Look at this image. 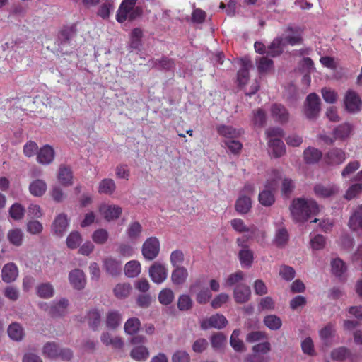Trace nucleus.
<instances>
[{
  "mask_svg": "<svg viewBox=\"0 0 362 362\" xmlns=\"http://www.w3.org/2000/svg\"><path fill=\"white\" fill-rule=\"evenodd\" d=\"M289 209L293 220L296 222L306 221L319 211L317 203L313 199L305 198L294 199Z\"/></svg>",
  "mask_w": 362,
  "mask_h": 362,
  "instance_id": "f257e3e1",
  "label": "nucleus"
},
{
  "mask_svg": "<svg viewBox=\"0 0 362 362\" xmlns=\"http://www.w3.org/2000/svg\"><path fill=\"white\" fill-rule=\"evenodd\" d=\"M137 0H124L117 13V21L123 23L126 20L133 21L141 15V9L135 7Z\"/></svg>",
  "mask_w": 362,
  "mask_h": 362,
  "instance_id": "f03ea898",
  "label": "nucleus"
},
{
  "mask_svg": "<svg viewBox=\"0 0 362 362\" xmlns=\"http://www.w3.org/2000/svg\"><path fill=\"white\" fill-rule=\"evenodd\" d=\"M320 98L315 93H310L305 98L303 105V114L310 120L317 118L321 110Z\"/></svg>",
  "mask_w": 362,
  "mask_h": 362,
  "instance_id": "7ed1b4c3",
  "label": "nucleus"
},
{
  "mask_svg": "<svg viewBox=\"0 0 362 362\" xmlns=\"http://www.w3.org/2000/svg\"><path fill=\"white\" fill-rule=\"evenodd\" d=\"M253 354L247 356V362H269V358L264 356L271 351V344L264 341L254 345L252 348Z\"/></svg>",
  "mask_w": 362,
  "mask_h": 362,
  "instance_id": "20e7f679",
  "label": "nucleus"
},
{
  "mask_svg": "<svg viewBox=\"0 0 362 362\" xmlns=\"http://www.w3.org/2000/svg\"><path fill=\"white\" fill-rule=\"evenodd\" d=\"M230 225L232 228L238 233H250L251 235L248 238L261 237L263 240L266 237L264 231L259 230L255 226L248 227L245 225L243 220L240 218H234L230 221Z\"/></svg>",
  "mask_w": 362,
  "mask_h": 362,
  "instance_id": "39448f33",
  "label": "nucleus"
},
{
  "mask_svg": "<svg viewBox=\"0 0 362 362\" xmlns=\"http://www.w3.org/2000/svg\"><path fill=\"white\" fill-rule=\"evenodd\" d=\"M160 243L156 237L146 240L142 246V255L146 259L153 260L159 254Z\"/></svg>",
  "mask_w": 362,
  "mask_h": 362,
  "instance_id": "423d86ee",
  "label": "nucleus"
},
{
  "mask_svg": "<svg viewBox=\"0 0 362 362\" xmlns=\"http://www.w3.org/2000/svg\"><path fill=\"white\" fill-rule=\"evenodd\" d=\"M345 108L350 113H356L361 110L362 101L356 92L353 90L346 91L344 99Z\"/></svg>",
  "mask_w": 362,
  "mask_h": 362,
  "instance_id": "0eeeda50",
  "label": "nucleus"
},
{
  "mask_svg": "<svg viewBox=\"0 0 362 362\" xmlns=\"http://www.w3.org/2000/svg\"><path fill=\"white\" fill-rule=\"evenodd\" d=\"M228 324V320L222 314H215L211 317L204 319L201 323L200 327L202 329H208L210 328H215L221 329L224 328Z\"/></svg>",
  "mask_w": 362,
  "mask_h": 362,
  "instance_id": "6e6552de",
  "label": "nucleus"
},
{
  "mask_svg": "<svg viewBox=\"0 0 362 362\" xmlns=\"http://www.w3.org/2000/svg\"><path fill=\"white\" fill-rule=\"evenodd\" d=\"M149 276L154 283L161 284L167 279L168 269L163 264L156 262L149 267Z\"/></svg>",
  "mask_w": 362,
  "mask_h": 362,
  "instance_id": "1a4fd4ad",
  "label": "nucleus"
},
{
  "mask_svg": "<svg viewBox=\"0 0 362 362\" xmlns=\"http://www.w3.org/2000/svg\"><path fill=\"white\" fill-rule=\"evenodd\" d=\"M313 191L316 197L325 199L337 194L339 192V187L332 183H317L314 186Z\"/></svg>",
  "mask_w": 362,
  "mask_h": 362,
  "instance_id": "9d476101",
  "label": "nucleus"
},
{
  "mask_svg": "<svg viewBox=\"0 0 362 362\" xmlns=\"http://www.w3.org/2000/svg\"><path fill=\"white\" fill-rule=\"evenodd\" d=\"M99 212L105 220L111 221L120 216L122 209L118 205L103 204L99 207Z\"/></svg>",
  "mask_w": 362,
  "mask_h": 362,
  "instance_id": "9b49d317",
  "label": "nucleus"
},
{
  "mask_svg": "<svg viewBox=\"0 0 362 362\" xmlns=\"http://www.w3.org/2000/svg\"><path fill=\"white\" fill-rule=\"evenodd\" d=\"M105 271L112 276H117L122 272V262L112 257H107L103 260Z\"/></svg>",
  "mask_w": 362,
  "mask_h": 362,
  "instance_id": "f8f14e48",
  "label": "nucleus"
},
{
  "mask_svg": "<svg viewBox=\"0 0 362 362\" xmlns=\"http://www.w3.org/2000/svg\"><path fill=\"white\" fill-rule=\"evenodd\" d=\"M69 281L74 289L82 290L86 284V275L82 270L75 269L69 272Z\"/></svg>",
  "mask_w": 362,
  "mask_h": 362,
  "instance_id": "ddd939ff",
  "label": "nucleus"
},
{
  "mask_svg": "<svg viewBox=\"0 0 362 362\" xmlns=\"http://www.w3.org/2000/svg\"><path fill=\"white\" fill-rule=\"evenodd\" d=\"M69 221L66 214L62 213L58 214L52 224V233L58 236H62L67 229Z\"/></svg>",
  "mask_w": 362,
  "mask_h": 362,
  "instance_id": "4468645a",
  "label": "nucleus"
},
{
  "mask_svg": "<svg viewBox=\"0 0 362 362\" xmlns=\"http://www.w3.org/2000/svg\"><path fill=\"white\" fill-rule=\"evenodd\" d=\"M55 152L49 145H45L39 149L37 153V160L42 165H49L54 159Z\"/></svg>",
  "mask_w": 362,
  "mask_h": 362,
  "instance_id": "2eb2a0df",
  "label": "nucleus"
},
{
  "mask_svg": "<svg viewBox=\"0 0 362 362\" xmlns=\"http://www.w3.org/2000/svg\"><path fill=\"white\" fill-rule=\"evenodd\" d=\"M271 115L275 121L280 123H286L289 119V113L287 109L281 104L275 103L271 107Z\"/></svg>",
  "mask_w": 362,
  "mask_h": 362,
  "instance_id": "dca6fc26",
  "label": "nucleus"
},
{
  "mask_svg": "<svg viewBox=\"0 0 362 362\" xmlns=\"http://www.w3.org/2000/svg\"><path fill=\"white\" fill-rule=\"evenodd\" d=\"M349 226L352 230L362 233V205L354 210L349 218Z\"/></svg>",
  "mask_w": 362,
  "mask_h": 362,
  "instance_id": "f3484780",
  "label": "nucleus"
},
{
  "mask_svg": "<svg viewBox=\"0 0 362 362\" xmlns=\"http://www.w3.org/2000/svg\"><path fill=\"white\" fill-rule=\"evenodd\" d=\"M18 276V269L14 263L6 264L1 271L2 280L6 283L14 281Z\"/></svg>",
  "mask_w": 362,
  "mask_h": 362,
  "instance_id": "a211bd4d",
  "label": "nucleus"
},
{
  "mask_svg": "<svg viewBox=\"0 0 362 362\" xmlns=\"http://www.w3.org/2000/svg\"><path fill=\"white\" fill-rule=\"evenodd\" d=\"M250 294V288L245 284L238 285L233 291V297L235 302L238 303H245L248 301Z\"/></svg>",
  "mask_w": 362,
  "mask_h": 362,
  "instance_id": "6ab92c4d",
  "label": "nucleus"
},
{
  "mask_svg": "<svg viewBox=\"0 0 362 362\" xmlns=\"http://www.w3.org/2000/svg\"><path fill=\"white\" fill-rule=\"evenodd\" d=\"M103 312L99 309H92L88 311L86 315V320L89 327L93 330H97L102 322Z\"/></svg>",
  "mask_w": 362,
  "mask_h": 362,
  "instance_id": "aec40b11",
  "label": "nucleus"
},
{
  "mask_svg": "<svg viewBox=\"0 0 362 362\" xmlns=\"http://www.w3.org/2000/svg\"><path fill=\"white\" fill-rule=\"evenodd\" d=\"M100 340L103 344L110 346L113 349H120L124 346V342L120 337L113 336L107 332L101 334Z\"/></svg>",
  "mask_w": 362,
  "mask_h": 362,
  "instance_id": "412c9836",
  "label": "nucleus"
},
{
  "mask_svg": "<svg viewBox=\"0 0 362 362\" xmlns=\"http://www.w3.org/2000/svg\"><path fill=\"white\" fill-rule=\"evenodd\" d=\"M57 178L62 185L64 187L73 185V173L71 169L66 165H61L59 168Z\"/></svg>",
  "mask_w": 362,
  "mask_h": 362,
  "instance_id": "4be33fe9",
  "label": "nucleus"
},
{
  "mask_svg": "<svg viewBox=\"0 0 362 362\" xmlns=\"http://www.w3.org/2000/svg\"><path fill=\"white\" fill-rule=\"evenodd\" d=\"M122 320V314L115 310H110L105 316V324L107 328L110 329H116L119 327Z\"/></svg>",
  "mask_w": 362,
  "mask_h": 362,
  "instance_id": "5701e85b",
  "label": "nucleus"
},
{
  "mask_svg": "<svg viewBox=\"0 0 362 362\" xmlns=\"http://www.w3.org/2000/svg\"><path fill=\"white\" fill-rule=\"evenodd\" d=\"M353 125L349 122L339 124L333 131L334 139L344 140L349 138L353 132Z\"/></svg>",
  "mask_w": 362,
  "mask_h": 362,
  "instance_id": "b1692460",
  "label": "nucleus"
},
{
  "mask_svg": "<svg viewBox=\"0 0 362 362\" xmlns=\"http://www.w3.org/2000/svg\"><path fill=\"white\" fill-rule=\"evenodd\" d=\"M240 62L241 68L238 72V81L240 86H244L249 78V69L252 67V62L247 59H242Z\"/></svg>",
  "mask_w": 362,
  "mask_h": 362,
  "instance_id": "393cba45",
  "label": "nucleus"
},
{
  "mask_svg": "<svg viewBox=\"0 0 362 362\" xmlns=\"http://www.w3.org/2000/svg\"><path fill=\"white\" fill-rule=\"evenodd\" d=\"M326 159L329 164L339 165L346 159L345 153L341 149L335 148L327 153Z\"/></svg>",
  "mask_w": 362,
  "mask_h": 362,
  "instance_id": "a878e982",
  "label": "nucleus"
},
{
  "mask_svg": "<svg viewBox=\"0 0 362 362\" xmlns=\"http://www.w3.org/2000/svg\"><path fill=\"white\" fill-rule=\"evenodd\" d=\"M252 207L251 199L246 194H241L235 202L236 211L242 214H247Z\"/></svg>",
  "mask_w": 362,
  "mask_h": 362,
  "instance_id": "bb28decb",
  "label": "nucleus"
},
{
  "mask_svg": "<svg viewBox=\"0 0 362 362\" xmlns=\"http://www.w3.org/2000/svg\"><path fill=\"white\" fill-rule=\"evenodd\" d=\"M116 190V184L111 178H104L98 184V192L101 194L111 195Z\"/></svg>",
  "mask_w": 362,
  "mask_h": 362,
  "instance_id": "cd10ccee",
  "label": "nucleus"
},
{
  "mask_svg": "<svg viewBox=\"0 0 362 362\" xmlns=\"http://www.w3.org/2000/svg\"><path fill=\"white\" fill-rule=\"evenodd\" d=\"M68 305L69 300L66 298H62L52 304L49 313L54 317L62 316L65 314Z\"/></svg>",
  "mask_w": 362,
  "mask_h": 362,
  "instance_id": "c85d7f7f",
  "label": "nucleus"
},
{
  "mask_svg": "<svg viewBox=\"0 0 362 362\" xmlns=\"http://www.w3.org/2000/svg\"><path fill=\"white\" fill-rule=\"evenodd\" d=\"M188 277V272L184 267H176L171 274V281L175 285L183 284Z\"/></svg>",
  "mask_w": 362,
  "mask_h": 362,
  "instance_id": "c756f323",
  "label": "nucleus"
},
{
  "mask_svg": "<svg viewBox=\"0 0 362 362\" xmlns=\"http://www.w3.org/2000/svg\"><path fill=\"white\" fill-rule=\"evenodd\" d=\"M268 143L270 149L272 151V154L275 158H279L285 153V145L281 139H270Z\"/></svg>",
  "mask_w": 362,
  "mask_h": 362,
  "instance_id": "7c9ffc66",
  "label": "nucleus"
},
{
  "mask_svg": "<svg viewBox=\"0 0 362 362\" xmlns=\"http://www.w3.org/2000/svg\"><path fill=\"white\" fill-rule=\"evenodd\" d=\"M7 239L13 245L19 247L23 243L24 233L20 228H12L8 231Z\"/></svg>",
  "mask_w": 362,
  "mask_h": 362,
  "instance_id": "2f4dec72",
  "label": "nucleus"
},
{
  "mask_svg": "<svg viewBox=\"0 0 362 362\" xmlns=\"http://www.w3.org/2000/svg\"><path fill=\"white\" fill-rule=\"evenodd\" d=\"M46 182L40 179L33 181L29 185V191L35 197H42L47 191Z\"/></svg>",
  "mask_w": 362,
  "mask_h": 362,
  "instance_id": "473e14b6",
  "label": "nucleus"
},
{
  "mask_svg": "<svg viewBox=\"0 0 362 362\" xmlns=\"http://www.w3.org/2000/svg\"><path fill=\"white\" fill-rule=\"evenodd\" d=\"M36 292L40 298L47 299L54 296V288L49 282L41 283L36 287Z\"/></svg>",
  "mask_w": 362,
  "mask_h": 362,
  "instance_id": "72a5a7b5",
  "label": "nucleus"
},
{
  "mask_svg": "<svg viewBox=\"0 0 362 362\" xmlns=\"http://www.w3.org/2000/svg\"><path fill=\"white\" fill-rule=\"evenodd\" d=\"M7 332L9 337L16 341H21L25 336L23 328L17 322L11 324L8 327Z\"/></svg>",
  "mask_w": 362,
  "mask_h": 362,
  "instance_id": "f704fd0d",
  "label": "nucleus"
},
{
  "mask_svg": "<svg viewBox=\"0 0 362 362\" xmlns=\"http://www.w3.org/2000/svg\"><path fill=\"white\" fill-rule=\"evenodd\" d=\"M303 155L306 163L314 164L321 159L322 153L317 148L308 147L304 151Z\"/></svg>",
  "mask_w": 362,
  "mask_h": 362,
  "instance_id": "c9c22d12",
  "label": "nucleus"
},
{
  "mask_svg": "<svg viewBox=\"0 0 362 362\" xmlns=\"http://www.w3.org/2000/svg\"><path fill=\"white\" fill-rule=\"evenodd\" d=\"M240 334L241 331L240 329L233 330L230 338V344L235 351L244 352L246 351V347L244 342L239 339Z\"/></svg>",
  "mask_w": 362,
  "mask_h": 362,
  "instance_id": "e433bc0d",
  "label": "nucleus"
},
{
  "mask_svg": "<svg viewBox=\"0 0 362 362\" xmlns=\"http://www.w3.org/2000/svg\"><path fill=\"white\" fill-rule=\"evenodd\" d=\"M336 329L334 325L328 323L320 330V337L326 345H328L331 339L334 337Z\"/></svg>",
  "mask_w": 362,
  "mask_h": 362,
  "instance_id": "4c0bfd02",
  "label": "nucleus"
},
{
  "mask_svg": "<svg viewBox=\"0 0 362 362\" xmlns=\"http://www.w3.org/2000/svg\"><path fill=\"white\" fill-rule=\"evenodd\" d=\"M141 325V321L139 318H129L124 325V332L128 335L136 334L139 331Z\"/></svg>",
  "mask_w": 362,
  "mask_h": 362,
  "instance_id": "58836bf2",
  "label": "nucleus"
},
{
  "mask_svg": "<svg viewBox=\"0 0 362 362\" xmlns=\"http://www.w3.org/2000/svg\"><path fill=\"white\" fill-rule=\"evenodd\" d=\"M132 286L129 283H119L117 284L114 289L113 292L115 296L119 299L127 298L132 291Z\"/></svg>",
  "mask_w": 362,
  "mask_h": 362,
  "instance_id": "ea45409f",
  "label": "nucleus"
},
{
  "mask_svg": "<svg viewBox=\"0 0 362 362\" xmlns=\"http://www.w3.org/2000/svg\"><path fill=\"white\" fill-rule=\"evenodd\" d=\"M125 275L129 278L136 277L141 273V264L138 261H129L124 267Z\"/></svg>",
  "mask_w": 362,
  "mask_h": 362,
  "instance_id": "a19ab883",
  "label": "nucleus"
},
{
  "mask_svg": "<svg viewBox=\"0 0 362 362\" xmlns=\"http://www.w3.org/2000/svg\"><path fill=\"white\" fill-rule=\"evenodd\" d=\"M130 356L137 361H146L149 356V351L144 346H137L132 349Z\"/></svg>",
  "mask_w": 362,
  "mask_h": 362,
  "instance_id": "79ce46f5",
  "label": "nucleus"
},
{
  "mask_svg": "<svg viewBox=\"0 0 362 362\" xmlns=\"http://www.w3.org/2000/svg\"><path fill=\"white\" fill-rule=\"evenodd\" d=\"M239 259L243 267H250L253 262V252L247 247L239 252Z\"/></svg>",
  "mask_w": 362,
  "mask_h": 362,
  "instance_id": "37998d69",
  "label": "nucleus"
},
{
  "mask_svg": "<svg viewBox=\"0 0 362 362\" xmlns=\"http://www.w3.org/2000/svg\"><path fill=\"white\" fill-rule=\"evenodd\" d=\"M227 342L226 337L223 333H217L211 337V346L216 351H221L226 346Z\"/></svg>",
  "mask_w": 362,
  "mask_h": 362,
  "instance_id": "c03bdc74",
  "label": "nucleus"
},
{
  "mask_svg": "<svg viewBox=\"0 0 362 362\" xmlns=\"http://www.w3.org/2000/svg\"><path fill=\"white\" fill-rule=\"evenodd\" d=\"M143 32L140 28H135L131 33L129 47L132 49H139L141 46Z\"/></svg>",
  "mask_w": 362,
  "mask_h": 362,
  "instance_id": "a18cd8bd",
  "label": "nucleus"
},
{
  "mask_svg": "<svg viewBox=\"0 0 362 362\" xmlns=\"http://www.w3.org/2000/svg\"><path fill=\"white\" fill-rule=\"evenodd\" d=\"M42 354L48 358H55L59 356V347L54 342H48L44 345Z\"/></svg>",
  "mask_w": 362,
  "mask_h": 362,
  "instance_id": "49530a36",
  "label": "nucleus"
},
{
  "mask_svg": "<svg viewBox=\"0 0 362 362\" xmlns=\"http://www.w3.org/2000/svg\"><path fill=\"white\" fill-rule=\"evenodd\" d=\"M175 298L174 292L170 288L162 289L158 294V301L163 305H170Z\"/></svg>",
  "mask_w": 362,
  "mask_h": 362,
  "instance_id": "de8ad7c7",
  "label": "nucleus"
},
{
  "mask_svg": "<svg viewBox=\"0 0 362 362\" xmlns=\"http://www.w3.org/2000/svg\"><path fill=\"white\" fill-rule=\"evenodd\" d=\"M284 45L283 39H274L268 47L267 53L272 57L278 56L282 52V47Z\"/></svg>",
  "mask_w": 362,
  "mask_h": 362,
  "instance_id": "09e8293b",
  "label": "nucleus"
},
{
  "mask_svg": "<svg viewBox=\"0 0 362 362\" xmlns=\"http://www.w3.org/2000/svg\"><path fill=\"white\" fill-rule=\"evenodd\" d=\"M259 201L260 204L265 206H272L275 201L274 195L273 192L264 189L259 194Z\"/></svg>",
  "mask_w": 362,
  "mask_h": 362,
  "instance_id": "8fccbe9b",
  "label": "nucleus"
},
{
  "mask_svg": "<svg viewBox=\"0 0 362 362\" xmlns=\"http://www.w3.org/2000/svg\"><path fill=\"white\" fill-rule=\"evenodd\" d=\"M193 305L191 297L187 294L180 295L177 299V308L180 311L189 310Z\"/></svg>",
  "mask_w": 362,
  "mask_h": 362,
  "instance_id": "3c124183",
  "label": "nucleus"
},
{
  "mask_svg": "<svg viewBox=\"0 0 362 362\" xmlns=\"http://www.w3.org/2000/svg\"><path fill=\"white\" fill-rule=\"evenodd\" d=\"M264 323L272 330L279 329L282 325L281 319L274 315L266 316L264 319Z\"/></svg>",
  "mask_w": 362,
  "mask_h": 362,
  "instance_id": "603ef678",
  "label": "nucleus"
},
{
  "mask_svg": "<svg viewBox=\"0 0 362 362\" xmlns=\"http://www.w3.org/2000/svg\"><path fill=\"white\" fill-rule=\"evenodd\" d=\"M350 356V351L344 346L334 349L331 352V358L335 361H343L349 358Z\"/></svg>",
  "mask_w": 362,
  "mask_h": 362,
  "instance_id": "864d4df0",
  "label": "nucleus"
},
{
  "mask_svg": "<svg viewBox=\"0 0 362 362\" xmlns=\"http://www.w3.org/2000/svg\"><path fill=\"white\" fill-rule=\"evenodd\" d=\"M141 231V225L139 222L135 221L129 224L127 229V234L132 240H136L140 237Z\"/></svg>",
  "mask_w": 362,
  "mask_h": 362,
  "instance_id": "5fc2aeb1",
  "label": "nucleus"
},
{
  "mask_svg": "<svg viewBox=\"0 0 362 362\" xmlns=\"http://www.w3.org/2000/svg\"><path fill=\"white\" fill-rule=\"evenodd\" d=\"M93 241L98 245L106 243L109 238V233L105 229H98L92 234Z\"/></svg>",
  "mask_w": 362,
  "mask_h": 362,
  "instance_id": "6e6d98bb",
  "label": "nucleus"
},
{
  "mask_svg": "<svg viewBox=\"0 0 362 362\" xmlns=\"http://www.w3.org/2000/svg\"><path fill=\"white\" fill-rule=\"evenodd\" d=\"M257 66L260 73H267L273 69V61L266 57H262L257 61Z\"/></svg>",
  "mask_w": 362,
  "mask_h": 362,
  "instance_id": "4d7b16f0",
  "label": "nucleus"
},
{
  "mask_svg": "<svg viewBox=\"0 0 362 362\" xmlns=\"http://www.w3.org/2000/svg\"><path fill=\"white\" fill-rule=\"evenodd\" d=\"M244 273L242 271H238L233 273L225 279L223 286L225 287H231L242 281L244 279Z\"/></svg>",
  "mask_w": 362,
  "mask_h": 362,
  "instance_id": "13d9d810",
  "label": "nucleus"
},
{
  "mask_svg": "<svg viewBox=\"0 0 362 362\" xmlns=\"http://www.w3.org/2000/svg\"><path fill=\"white\" fill-rule=\"evenodd\" d=\"M217 131L219 134L228 138L236 137L241 134L240 130H236L230 126L221 125L218 127Z\"/></svg>",
  "mask_w": 362,
  "mask_h": 362,
  "instance_id": "bf43d9fd",
  "label": "nucleus"
},
{
  "mask_svg": "<svg viewBox=\"0 0 362 362\" xmlns=\"http://www.w3.org/2000/svg\"><path fill=\"white\" fill-rule=\"evenodd\" d=\"M81 242V236L77 231L71 232L66 238V245L70 249L77 248Z\"/></svg>",
  "mask_w": 362,
  "mask_h": 362,
  "instance_id": "052dcab7",
  "label": "nucleus"
},
{
  "mask_svg": "<svg viewBox=\"0 0 362 362\" xmlns=\"http://www.w3.org/2000/svg\"><path fill=\"white\" fill-rule=\"evenodd\" d=\"M331 266L332 273L337 276H341L346 269L344 262L339 258L333 259Z\"/></svg>",
  "mask_w": 362,
  "mask_h": 362,
  "instance_id": "680f3d73",
  "label": "nucleus"
},
{
  "mask_svg": "<svg viewBox=\"0 0 362 362\" xmlns=\"http://www.w3.org/2000/svg\"><path fill=\"white\" fill-rule=\"evenodd\" d=\"M288 240V234L287 230L284 228H279L274 237V243L279 246L284 245Z\"/></svg>",
  "mask_w": 362,
  "mask_h": 362,
  "instance_id": "e2e57ef3",
  "label": "nucleus"
},
{
  "mask_svg": "<svg viewBox=\"0 0 362 362\" xmlns=\"http://www.w3.org/2000/svg\"><path fill=\"white\" fill-rule=\"evenodd\" d=\"M25 209L18 203L13 204L9 209V214L14 220H21L23 218Z\"/></svg>",
  "mask_w": 362,
  "mask_h": 362,
  "instance_id": "0e129e2a",
  "label": "nucleus"
},
{
  "mask_svg": "<svg viewBox=\"0 0 362 362\" xmlns=\"http://www.w3.org/2000/svg\"><path fill=\"white\" fill-rule=\"evenodd\" d=\"M267 334L262 331H254L249 332L245 337L247 342L252 344L267 339Z\"/></svg>",
  "mask_w": 362,
  "mask_h": 362,
  "instance_id": "69168bd1",
  "label": "nucleus"
},
{
  "mask_svg": "<svg viewBox=\"0 0 362 362\" xmlns=\"http://www.w3.org/2000/svg\"><path fill=\"white\" fill-rule=\"evenodd\" d=\"M326 244V239L322 235H316L310 240V245L313 250H320L325 247Z\"/></svg>",
  "mask_w": 362,
  "mask_h": 362,
  "instance_id": "338daca9",
  "label": "nucleus"
},
{
  "mask_svg": "<svg viewBox=\"0 0 362 362\" xmlns=\"http://www.w3.org/2000/svg\"><path fill=\"white\" fill-rule=\"evenodd\" d=\"M172 362H190V356L186 351L177 350L172 356Z\"/></svg>",
  "mask_w": 362,
  "mask_h": 362,
  "instance_id": "774afa93",
  "label": "nucleus"
}]
</instances>
